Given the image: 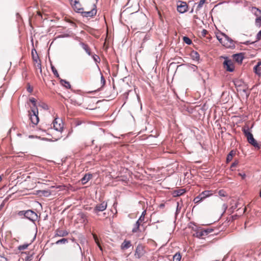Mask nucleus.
<instances>
[{
  "label": "nucleus",
  "instance_id": "13d9d810",
  "mask_svg": "<svg viewBox=\"0 0 261 261\" xmlns=\"http://www.w3.org/2000/svg\"><path fill=\"white\" fill-rule=\"evenodd\" d=\"M245 44L247 45L248 44V42H246Z\"/></svg>",
  "mask_w": 261,
  "mask_h": 261
},
{
  "label": "nucleus",
  "instance_id": "79ce46f5",
  "mask_svg": "<svg viewBox=\"0 0 261 261\" xmlns=\"http://www.w3.org/2000/svg\"><path fill=\"white\" fill-rule=\"evenodd\" d=\"M261 39V30L257 34L256 36V41H259Z\"/></svg>",
  "mask_w": 261,
  "mask_h": 261
},
{
  "label": "nucleus",
  "instance_id": "423d86ee",
  "mask_svg": "<svg viewBox=\"0 0 261 261\" xmlns=\"http://www.w3.org/2000/svg\"><path fill=\"white\" fill-rule=\"evenodd\" d=\"M53 127L56 130L61 132L63 129V123L62 121L58 118H56L54 120Z\"/></svg>",
  "mask_w": 261,
  "mask_h": 261
},
{
  "label": "nucleus",
  "instance_id": "5701e85b",
  "mask_svg": "<svg viewBox=\"0 0 261 261\" xmlns=\"http://www.w3.org/2000/svg\"><path fill=\"white\" fill-rule=\"evenodd\" d=\"M141 223L139 221H136L135 224L134 225V227L132 229V232L133 233H136L139 231L140 230V226Z\"/></svg>",
  "mask_w": 261,
  "mask_h": 261
},
{
  "label": "nucleus",
  "instance_id": "a18cd8bd",
  "mask_svg": "<svg viewBox=\"0 0 261 261\" xmlns=\"http://www.w3.org/2000/svg\"><path fill=\"white\" fill-rule=\"evenodd\" d=\"M238 164V161H236L234 162H233L232 165H231V170H233V168L235 167Z\"/></svg>",
  "mask_w": 261,
  "mask_h": 261
},
{
  "label": "nucleus",
  "instance_id": "4d7b16f0",
  "mask_svg": "<svg viewBox=\"0 0 261 261\" xmlns=\"http://www.w3.org/2000/svg\"><path fill=\"white\" fill-rule=\"evenodd\" d=\"M2 176H0V182L2 181Z\"/></svg>",
  "mask_w": 261,
  "mask_h": 261
},
{
  "label": "nucleus",
  "instance_id": "864d4df0",
  "mask_svg": "<svg viewBox=\"0 0 261 261\" xmlns=\"http://www.w3.org/2000/svg\"><path fill=\"white\" fill-rule=\"evenodd\" d=\"M44 109H47V106L46 105H44V106L42 107Z\"/></svg>",
  "mask_w": 261,
  "mask_h": 261
},
{
  "label": "nucleus",
  "instance_id": "5fc2aeb1",
  "mask_svg": "<svg viewBox=\"0 0 261 261\" xmlns=\"http://www.w3.org/2000/svg\"><path fill=\"white\" fill-rule=\"evenodd\" d=\"M160 206L161 207H163L164 206V204H160Z\"/></svg>",
  "mask_w": 261,
  "mask_h": 261
},
{
  "label": "nucleus",
  "instance_id": "412c9836",
  "mask_svg": "<svg viewBox=\"0 0 261 261\" xmlns=\"http://www.w3.org/2000/svg\"><path fill=\"white\" fill-rule=\"evenodd\" d=\"M92 175L91 174H86L81 179L82 183L84 185L88 182V181L92 178Z\"/></svg>",
  "mask_w": 261,
  "mask_h": 261
},
{
  "label": "nucleus",
  "instance_id": "49530a36",
  "mask_svg": "<svg viewBox=\"0 0 261 261\" xmlns=\"http://www.w3.org/2000/svg\"><path fill=\"white\" fill-rule=\"evenodd\" d=\"M82 123V121L79 120H75V125L76 126H79V125H80Z\"/></svg>",
  "mask_w": 261,
  "mask_h": 261
},
{
  "label": "nucleus",
  "instance_id": "9b49d317",
  "mask_svg": "<svg viewBox=\"0 0 261 261\" xmlns=\"http://www.w3.org/2000/svg\"><path fill=\"white\" fill-rule=\"evenodd\" d=\"M72 7L74 10L77 13H81L83 12V8L82 7V6L80 2L78 1L74 0L72 3H71Z\"/></svg>",
  "mask_w": 261,
  "mask_h": 261
},
{
  "label": "nucleus",
  "instance_id": "de8ad7c7",
  "mask_svg": "<svg viewBox=\"0 0 261 261\" xmlns=\"http://www.w3.org/2000/svg\"><path fill=\"white\" fill-rule=\"evenodd\" d=\"M0 261H8V260L4 255H0Z\"/></svg>",
  "mask_w": 261,
  "mask_h": 261
},
{
  "label": "nucleus",
  "instance_id": "bf43d9fd",
  "mask_svg": "<svg viewBox=\"0 0 261 261\" xmlns=\"http://www.w3.org/2000/svg\"><path fill=\"white\" fill-rule=\"evenodd\" d=\"M259 196H260V197H261V191L260 192Z\"/></svg>",
  "mask_w": 261,
  "mask_h": 261
},
{
  "label": "nucleus",
  "instance_id": "f257e3e1",
  "mask_svg": "<svg viewBox=\"0 0 261 261\" xmlns=\"http://www.w3.org/2000/svg\"><path fill=\"white\" fill-rule=\"evenodd\" d=\"M216 37L219 42L227 48L231 47L234 46L233 40L224 34L216 35Z\"/></svg>",
  "mask_w": 261,
  "mask_h": 261
},
{
  "label": "nucleus",
  "instance_id": "4468645a",
  "mask_svg": "<svg viewBox=\"0 0 261 261\" xmlns=\"http://www.w3.org/2000/svg\"><path fill=\"white\" fill-rule=\"evenodd\" d=\"M194 231L195 232L193 233V236L195 237L201 238L205 236L203 228H197L196 230H194Z\"/></svg>",
  "mask_w": 261,
  "mask_h": 261
},
{
  "label": "nucleus",
  "instance_id": "6e6d98bb",
  "mask_svg": "<svg viewBox=\"0 0 261 261\" xmlns=\"http://www.w3.org/2000/svg\"><path fill=\"white\" fill-rule=\"evenodd\" d=\"M197 66L194 65V67L193 68V70H195V68H197Z\"/></svg>",
  "mask_w": 261,
  "mask_h": 261
},
{
  "label": "nucleus",
  "instance_id": "2f4dec72",
  "mask_svg": "<svg viewBox=\"0 0 261 261\" xmlns=\"http://www.w3.org/2000/svg\"><path fill=\"white\" fill-rule=\"evenodd\" d=\"M29 245V244H24L21 245H19L18 247V249L20 251L25 250L28 247Z\"/></svg>",
  "mask_w": 261,
  "mask_h": 261
},
{
  "label": "nucleus",
  "instance_id": "7ed1b4c3",
  "mask_svg": "<svg viewBox=\"0 0 261 261\" xmlns=\"http://www.w3.org/2000/svg\"><path fill=\"white\" fill-rule=\"evenodd\" d=\"M18 214L19 215H23L26 218L32 221H34L37 217L36 213L32 210L20 211Z\"/></svg>",
  "mask_w": 261,
  "mask_h": 261
},
{
  "label": "nucleus",
  "instance_id": "a878e982",
  "mask_svg": "<svg viewBox=\"0 0 261 261\" xmlns=\"http://www.w3.org/2000/svg\"><path fill=\"white\" fill-rule=\"evenodd\" d=\"M234 153L233 150H231L229 154L227 155V158H226V161L227 162H229L231 161L233 158V156L234 155Z\"/></svg>",
  "mask_w": 261,
  "mask_h": 261
},
{
  "label": "nucleus",
  "instance_id": "6ab92c4d",
  "mask_svg": "<svg viewBox=\"0 0 261 261\" xmlns=\"http://www.w3.org/2000/svg\"><path fill=\"white\" fill-rule=\"evenodd\" d=\"M80 44L89 56L91 55V49L87 44L83 42H80Z\"/></svg>",
  "mask_w": 261,
  "mask_h": 261
},
{
  "label": "nucleus",
  "instance_id": "473e14b6",
  "mask_svg": "<svg viewBox=\"0 0 261 261\" xmlns=\"http://www.w3.org/2000/svg\"><path fill=\"white\" fill-rule=\"evenodd\" d=\"M30 101L33 105V107H32V108L37 109V106H36V99L34 97H32L30 99Z\"/></svg>",
  "mask_w": 261,
  "mask_h": 261
},
{
  "label": "nucleus",
  "instance_id": "09e8293b",
  "mask_svg": "<svg viewBox=\"0 0 261 261\" xmlns=\"http://www.w3.org/2000/svg\"><path fill=\"white\" fill-rule=\"evenodd\" d=\"M239 175L241 176L243 179H244L246 177V174L244 173H240Z\"/></svg>",
  "mask_w": 261,
  "mask_h": 261
},
{
  "label": "nucleus",
  "instance_id": "20e7f679",
  "mask_svg": "<svg viewBox=\"0 0 261 261\" xmlns=\"http://www.w3.org/2000/svg\"><path fill=\"white\" fill-rule=\"evenodd\" d=\"M29 115L32 123L35 125L37 124L39 121L38 109L31 108V112L30 113Z\"/></svg>",
  "mask_w": 261,
  "mask_h": 261
},
{
  "label": "nucleus",
  "instance_id": "ea45409f",
  "mask_svg": "<svg viewBox=\"0 0 261 261\" xmlns=\"http://www.w3.org/2000/svg\"><path fill=\"white\" fill-rule=\"evenodd\" d=\"M205 2V0H200L198 4L197 8L199 9L201 8Z\"/></svg>",
  "mask_w": 261,
  "mask_h": 261
},
{
  "label": "nucleus",
  "instance_id": "aec40b11",
  "mask_svg": "<svg viewBox=\"0 0 261 261\" xmlns=\"http://www.w3.org/2000/svg\"><path fill=\"white\" fill-rule=\"evenodd\" d=\"M202 199L203 200L205 198L211 196L213 195V193L212 191H204L201 193L200 194Z\"/></svg>",
  "mask_w": 261,
  "mask_h": 261
},
{
  "label": "nucleus",
  "instance_id": "b1692460",
  "mask_svg": "<svg viewBox=\"0 0 261 261\" xmlns=\"http://www.w3.org/2000/svg\"><path fill=\"white\" fill-rule=\"evenodd\" d=\"M60 83L61 84L65 87L67 89H70L71 88V85L68 81H66L64 80H60Z\"/></svg>",
  "mask_w": 261,
  "mask_h": 261
},
{
  "label": "nucleus",
  "instance_id": "0eeeda50",
  "mask_svg": "<svg viewBox=\"0 0 261 261\" xmlns=\"http://www.w3.org/2000/svg\"><path fill=\"white\" fill-rule=\"evenodd\" d=\"M177 10L180 13H184L188 10V5L185 2H179L177 3Z\"/></svg>",
  "mask_w": 261,
  "mask_h": 261
},
{
  "label": "nucleus",
  "instance_id": "6e6552de",
  "mask_svg": "<svg viewBox=\"0 0 261 261\" xmlns=\"http://www.w3.org/2000/svg\"><path fill=\"white\" fill-rule=\"evenodd\" d=\"M107 207V203L105 201H103L100 204H97L93 210V212L97 213L99 212H102L105 211Z\"/></svg>",
  "mask_w": 261,
  "mask_h": 261
},
{
  "label": "nucleus",
  "instance_id": "72a5a7b5",
  "mask_svg": "<svg viewBox=\"0 0 261 261\" xmlns=\"http://www.w3.org/2000/svg\"><path fill=\"white\" fill-rule=\"evenodd\" d=\"M40 192L43 196H46V197H47V196L50 195V194H51L50 191H47V190H42V191H41Z\"/></svg>",
  "mask_w": 261,
  "mask_h": 261
},
{
  "label": "nucleus",
  "instance_id": "e433bc0d",
  "mask_svg": "<svg viewBox=\"0 0 261 261\" xmlns=\"http://www.w3.org/2000/svg\"><path fill=\"white\" fill-rule=\"evenodd\" d=\"M91 56H92V57L95 63H99L100 62V58L97 55L94 54L93 55H91Z\"/></svg>",
  "mask_w": 261,
  "mask_h": 261
},
{
  "label": "nucleus",
  "instance_id": "1a4fd4ad",
  "mask_svg": "<svg viewBox=\"0 0 261 261\" xmlns=\"http://www.w3.org/2000/svg\"><path fill=\"white\" fill-rule=\"evenodd\" d=\"M252 10H255L254 14L257 16L255 19V24L259 27L261 24V10L256 7H253Z\"/></svg>",
  "mask_w": 261,
  "mask_h": 261
},
{
  "label": "nucleus",
  "instance_id": "bb28decb",
  "mask_svg": "<svg viewBox=\"0 0 261 261\" xmlns=\"http://www.w3.org/2000/svg\"><path fill=\"white\" fill-rule=\"evenodd\" d=\"M181 258V256L179 253H175L173 257V261H180Z\"/></svg>",
  "mask_w": 261,
  "mask_h": 261
},
{
  "label": "nucleus",
  "instance_id": "58836bf2",
  "mask_svg": "<svg viewBox=\"0 0 261 261\" xmlns=\"http://www.w3.org/2000/svg\"><path fill=\"white\" fill-rule=\"evenodd\" d=\"M67 242V239L65 238H63L61 240H59L56 242V244H65Z\"/></svg>",
  "mask_w": 261,
  "mask_h": 261
},
{
  "label": "nucleus",
  "instance_id": "603ef678",
  "mask_svg": "<svg viewBox=\"0 0 261 261\" xmlns=\"http://www.w3.org/2000/svg\"><path fill=\"white\" fill-rule=\"evenodd\" d=\"M257 65H258V66H261V61H259L257 64Z\"/></svg>",
  "mask_w": 261,
  "mask_h": 261
},
{
  "label": "nucleus",
  "instance_id": "f704fd0d",
  "mask_svg": "<svg viewBox=\"0 0 261 261\" xmlns=\"http://www.w3.org/2000/svg\"><path fill=\"white\" fill-rule=\"evenodd\" d=\"M213 231H214V229L212 228L203 229V232H204L205 236H206L208 234L212 232Z\"/></svg>",
  "mask_w": 261,
  "mask_h": 261
},
{
  "label": "nucleus",
  "instance_id": "4be33fe9",
  "mask_svg": "<svg viewBox=\"0 0 261 261\" xmlns=\"http://www.w3.org/2000/svg\"><path fill=\"white\" fill-rule=\"evenodd\" d=\"M131 246V243L129 241L124 240L121 245L122 249H127Z\"/></svg>",
  "mask_w": 261,
  "mask_h": 261
},
{
  "label": "nucleus",
  "instance_id": "f3484780",
  "mask_svg": "<svg viewBox=\"0 0 261 261\" xmlns=\"http://www.w3.org/2000/svg\"><path fill=\"white\" fill-rule=\"evenodd\" d=\"M68 232L65 230L57 229L56 230V236L58 237H65L67 236Z\"/></svg>",
  "mask_w": 261,
  "mask_h": 261
},
{
  "label": "nucleus",
  "instance_id": "c756f323",
  "mask_svg": "<svg viewBox=\"0 0 261 261\" xmlns=\"http://www.w3.org/2000/svg\"><path fill=\"white\" fill-rule=\"evenodd\" d=\"M93 236L94 240L95 243H96L97 245L98 246V247L99 248L100 250L102 251V249L101 246L100 245V243L99 242V241H98L97 237L96 236V234H93Z\"/></svg>",
  "mask_w": 261,
  "mask_h": 261
},
{
  "label": "nucleus",
  "instance_id": "a19ab883",
  "mask_svg": "<svg viewBox=\"0 0 261 261\" xmlns=\"http://www.w3.org/2000/svg\"><path fill=\"white\" fill-rule=\"evenodd\" d=\"M218 194L221 197H225L226 196V192L223 190H220Z\"/></svg>",
  "mask_w": 261,
  "mask_h": 261
},
{
  "label": "nucleus",
  "instance_id": "3c124183",
  "mask_svg": "<svg viewBox=\"0 0 261 261\" xmlns=\"http://www.w3.org/2000/svg\"><path fill=\"white\" fill-rule=\"evenodd\" d=\"M28 91L30 92V93H31L32 91H33V88L29 87H28Z\"/></svg>",
  "mask_w": 261,
  "mask_h": 261
},
{
  "label": "nucleus",
  "instance_id": "cd10ccee",
  "mask_svg": "<svg viewBox=\"0 0 261 261\" xmlns=\"http://www.w3.org/2000/svg\"><path fill=\"white\" fill-rule=\"evenodd\" d=\"M93 236L94 240L95 243H96L97 245L98 246V247L99 248L100 250L102 251V249L101 246L100 245V243L99 242V241H98L97 237L96 236V234H93Z\"/></svg>",
  "mask_w": 261,
  "mask_h": 261
},
{
  "label": "nucleus",
  "instance_id": "39448f33",
  "mask_svg": "<svg viewBox=\"0 0 261 261\" xmlns=\"http://www.w3.org/2000/svg\"><path fill=\"white\" fill-rule=\"evenodd\" d=\"M223 66L224 69L227 71L232 72L234 70V67L232 61L227 58L223 62Z\"/></svg>",
  "mask_w": 261,
  "mask_h": 261
},
{
  "label": "nucleus",
  "instance_id": "dca6fc26",
  "mask_svg": "<svg viewBox=\"0 0 261 261\" xmlns=\"http://www.w3.org/2000/svg\"><path fill=\"white\" fill-rule=\"evenodd\" d=\"M186 192V190L185 189H179L176 190H174L173 192L172 195L173 197H177L182 195Z\"/></svg>",
  "mask_w": 261,
  "mask_h": 261
},
{
  "label": "nucleus",
  "instance_id": "ddd939ff",
  "mask_svg": "<svg viewBox=\"0 0 261 261\" xmlns=\"http://www.w3.org/2000/svg\"><path fill=\"white\" fill-rule=\"evenodd\" d=\"M32 58H33L34 61H35V62H36L37 63V66L40 69V71L41 72V71H42L41 67V65L40 63H38V61L39 60V57H38L37 52L35 49H32Z\"/></svg>",
  "mask_w": 261,
  "mask_h": 261
},
{
  "label": "nucleus",
  "instance_id": "f8f14e48",
  "mask_svg": "<svg viewBox=\"0 0 261 261\" xmlns=\"http://www.w3.org/2000/svg\"><path fill=\"white\" fill-rule=\"evenodd\" d=\"M97 10L95 8L92 9L91 10L89 11H83L81 12L83 16L84 17H93L96 14Z\"/></svg>",
  "mask_w": 261,
  "mask_h": 261
},
{
  "label": "nucleus",
  "instance_id": "37998d69",
  "mask_svg": "<svg viewBox=\"0 0 261 261\" xmlns=\"http://www.w3.org/2000/svg\"><path fill=\"white\" fill-rule=\"evenodd\" d=\"M100 82H101V84H102V86L105 85V84H106V80L105 79L104 76L102 74H101V77H100Z\"/></svg>",
  "mask_w": 261,
  "mask_h": 261
},
{
  "label": "nucleus",
  "instance_id": "052dcab7",
  "mask_svg": "<svg viewBox=\"0 0 261 261\" xmlns=\"http://www.w3.org/2000/svg\"><path fill=\"white\" fill-rule=\"evenodd\" d=\"M70 1L71 3H72L73 0H70Z\"/></svg>",
  "mask_w": 261,
  "mask_h": 261
},
{
  "label": "nucleus",
  "instance_id": "c03bdc74",
  "mask_svg": "<svg viewBox=\"0 0 261 261\" xmlns=\"http://www.w3.org/2000/svg\"><path fill=\"white\" fill-rule=\"evenodd\" d=\"M145 217L143 216H140L137 221H139L140 223H142L144 221Z\"/></svg>",
  "mask_w": 261,
  "mask_h": 261
},
{
  "label": "nucleus",
  "instance_id": "c9c22d12",
  "mask_svg": "<svg viewBox=\"0 0 261 261\" xmlns=\"http://www.w3.org/2000/svg\"><path fill=\"white\" fill-rule=\"evenodd\" d=\"M51 70L53 72L55 76L58 78H60L59 74L57 70V69L54 66H51Z\"/></svg>",
  "mask_w": 261,
  "mask_h": 261
},
{
  "label": "nucleus",
  "instance_id": "8fccbe9b",
  "mask_svg": "<svg viewBox=\"0 0 261 261\" xmlns=\"http://www.w3.org/2000/svg\"><path fill=\"white\" fill-rule=\"evenodd\" d=\"M146 214V210H144V211H143V212L142 213V214L141 216H143V217H145V215Z\"/></svg>",
  "mask_w": 261,
  "mask_h": 261
},
{
  "label": "nucleus",
  "instance_id": "393cba45",
  "mask_svg": "<svg viewBox=\"0 0 261 261\" xmlns=\"http://www.w3.org/2000/svg\"><path fill=\"white\" fill-rule=\"evenodd\" d=\"M253 71L255 74L260 75L261 74V68L258 65H256L253 68Z\"/></svg>",
  "mask_w": 261,
  "mask_h": 261
},
{
  "label": "nucleus",
  "instance_id": "9d476101",
  "mask_svg": "<svg viewBox=\"0 0 261 261\" xmlns=\"http://www.w3.org/2000/svg\"><path fill=\"white\" fill-rule=\"evenodd\" d=\"M145 251L143 247L141 245H138L136 248L135 255L138 258H141L144 254Z\"/></svg>",
  "mask_w": 261,
  "mask_h": 261
},
{
  "label": "nucleus",
  "instance_id": "c85d7f7f",
  "mask_svg": "<svg viewBox=\"0 0 261 261\" xmlns=\"http://www.w3.org/2000/svg\"><path fill=\"white\" fill-rule=\"evenodd\" d=\"M93 236L94 240L95 243H96L97 245L98 246V247L99 248L100 250L102 251V249L101 246L100 245V243L99 242V241H98L97 237L96 236V234H93Z\"/></svg>",
  "mask_w": 261,
  "mask_h": 261
},
{
  "label": "nucleus",
  "instance_id": "f03ea898",
  "mask_svg": "<svg viewBox=\"0 0 261 261\" xmlns=\"http://www.w3.org/2000/svg\"><path fill=\"white\" fill-rule=\"evenodd\" d=\"M242 131L247 139L249 143L254 147L259 148V146L256 141L253 138L252 134L251 133L250 128L247 126L243 128Z\"/></svg>",
  "mask_w": 261,
  "mask_h": 261
},
{
  "label": "nucleus",
  "instance_id": "7c9ffc66",
  "mask_svg": "<svg viewBox=\"0 0 261 261\" xmlns=\"http://www.w3.org/2000/svg\"><path fill=\"white\" fill-rule=\"evenodd\" d=\"M183 41L185 43L188 45H190L192 43L191 40L187 36H184L183 37Z\"/></svg>",
  "mask_w": 261,
  "mask_h": 261
},
{
  "label": "nucleus",
  "instance_id": "4c0bfd02",
  "mask_svg": "<svg viewBox=\"0 0 261 261\" xmlns=\"http://www.w3.org/2000/svg\"><path fill=\"white\" fill-rule=\"evenodd\" d=\"M202 200H203V199H202L200 195L196 197L194 199V201L195 203H198L201 201Z\"/></svg>",
  "mask_w": 261,
  "mask_h": 261
},
{
  "label": "nucleus",
  "instance_id": "2eb2a0df",
  "mask_svg": "<svg viewBox=\"0 0 261 261\" xmlns=\"http://www.w3.org/2000/svg\"><path fill=\"white\" fill-rule=\"evenodd\" d=\"M233 57L234 60L239 63H241L242 62V61L244 59V57H243L242 54H241V53L234 54L233 56Z\"/></svg>",
  "mask_w": 261,
  "mask_h": 261
},
{
  "label": "nucleus",
  "instance_id": "a211bd4d",
  "mask_svg": "<svg viewBox=\"0 0 261 261\" xmlns=\"http://www.w3.org/2000/svg\"><path fill=\"white\" fill-rule=\"evenodd\" d=\"M190 56L193 60L196 61H198L200 59L199 54L196 51H192L190 54Z\"/></svg>",
  "mask_w": 261,
  "mask_h": 261
}]
</instances>
